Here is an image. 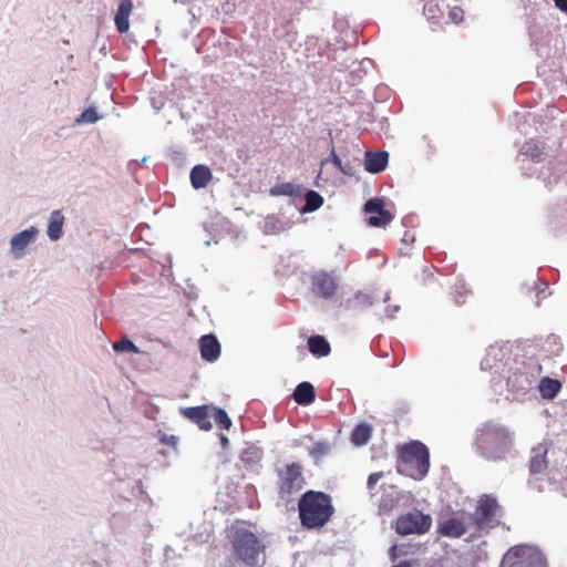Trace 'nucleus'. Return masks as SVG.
Here are the masks:
<instances>
[{
    "label": "nucleus",
    "instance_id": "obj_6",
    "mask_svg": "<svg viewBox=\"0 0 567 567\" xmlns=\"http://www.w3.org/2000/svg\"><path fill=\"white\" fill-rule=\"evenodd\" d=\"M432 519L429 515L420 511H413L402 514L398 517L395 523V530L399 535H422L430 530Z\"/></svg>",
    "mask_w": 567,
    "mask_h": 567
},
{
    "label": "nucleus",
    "instance_id": "obj_29",
    "mask_svg": "<svg viewBox=\"0 0 567 567\" xmlns=\"http://www.w3.org/2000/svg\"><path fill=\"white\" fill-rule=\"evenodd\" d=\"M330 451V444L326 441L317 442L312 445L309 453L310 455L320 460L321 457L326 456Z\"/></svg>",
    "mask_w": 567,
    "mask_h": 567
},
{
    "label": "nucleus",
    "instance_id": "obj_11",
    "mask_svg": "<svg viewBox=\"0 0 567 567\" xmlns=\"http://www.w3.org/2000/svg\"><path fill=\"white\" fill-rule=\"evenodd\" d=\"M212 409L209 405L181 408L179 413L185 419L195 423L200 430L209 431L213 427L210 422Z\"/></svg>",
    "mask_w": 567,
    "mask_h": 567
},
{
    "label": "nucleus",
    "instance_id": "obj_19",
    "mask_svg": "<svg viewBox=\"0 0 567 567\" xmlns=\"http://www.w3.org/2000/svg\"><path fill=\"white\" fill-rule=\"evenodd\" d=\"M292 398L299 405H309L316 400L315 386L310 382H301L295 389Z\"/></svg>",
    "mask_w": 567,
    "mask_h": 567
},
{
    "label": "nucleus",
    "instance_id": "obj_15",
    "mask_svg": "<svg viewBox=\"0 0 567 567\" xmlns=\"http://www.w3.org/2000/svg\"><path fill=\"white\" fill-rule=\"evenodd\" d=\"M133 11L132 0H121L114 17L116 29L120 33H126L130 29L128 18Z\"/></svg>",
    "mask_w": 567,
    "mask_h": 567
},
{
    "label": "nucleus",
    "instance_id": "obj_1",
    "mask_svg": "<svg viewBox=\"0 0 567 567\" xmlns=\"http://www.w3.org/2000/svg\"><path fill=\"white\" fill-rule=\"evenodd\" d=\"M301 525L307 529H320L334 514L332 497L319 491H307L298 501Z\"/></svg>",
    "mask_w": 567,
    "mask_h": 567
},
{
    "label": "nucleus",
    "instance_id": "obj_17",
    "mask_svg": "<svg viewBox=\"0 0 567 567\" xmlns=\"http://www.w3.org/2000/svg\"><path fill=\"white\" fill-rule=\"evenodd\" d=\"M212 178V171L206 165H195L190 171V183L195 189L205 188Z\"/></svg>",
    "mask_w": 567,
    "mask_h": 567
},
{
    "label": "nucleus",
    "instance_id": "obj_39",
    "mask_svg": "<svg viewBox=\"0 0 567 567\" xmlns=\"http://www.w3.org/2000/svg\"><path fill=\"white\" fill-rule=\"evenodd\" d=\"M393 567H410V564L409 563H402L398 566H393Z\"/></svg>",
    "mask_w": 567,
    "mask_h": 567
},
{
    "label": "nucleus",
    "instance_id": "obj_38",
    "mask_svg": "<svg viewBox=\"0 0 567 567\" xmlns=\"http://www.w3.org/2000/svg\"><path fill=\"white\" fill-rule=\"evenodd\" d=\"M220 441H221L223 445H227V444H228V439H227V436H225V435H223V434L220 435Z\"/></svg>",
    "mask_w": 567,
    "mask_h": 567
},
{
    "label": "nucleus",
    "instance_id": "obj_2",
    "mask_svg": "<svg viewBox=\"0 0 567 567\" xmlns=\"http://www.w3.org/2000/svg\"><path fill=\"white\" fill-rule=\"evenodd\" d=\"M231 555L227 567H260L265 549L257 535L246 527H233L230 535Z\"/></svg>",
    "mask_w": 567,
    "mask_h": 567
},
{
    "label": "nucleus",
    "instance_id": "obj_3",
    "mask_svg": "<svg viewBox=\"0 0 567 567\" xmlns=\"http://www.w3.org/2000/svg\"><path fill=\"white\" fill-rule=\"evenodd\" d=\"M430 470V452L420 441L398 446V471L414 480H423Z\"/></svg>",
    "mask_w": 567,
    "mask_h": 567
},
{
    "label": "nucleus",
    "instance_id": "obj_34",
    "mask_svg": "<svg viewBox=\"0 0 567 567\" xmlns=\"http://www.w3.org/2000/svg\"><path fill=\"white\" fill-rule=\"evenodd\" d=\"M383 477V472H375L369 475L367 486L372 489L374 485Z\"/></svg>",
    "mask_w": 567,
    "mask_h": 567
},
{
    "label": "nucleus",
    "instance_id": "obj_14",
    "mask_svg": "<svg viewBox=\"0 0 567 567\" xmlns=\"http://www.w3.org/2000/svg\"><path fill=\"white\" fill-rule=\"evenodd\" d=\"M389 154L385 151L367 152L364 155V168L372 174H379L386 168Z\"/></svg>",
    "mask_w": 567,
    "mask_h": 567
},
{
    "label": "nucleus",
    "instance_id": "obj_27",
    "mask_svg": "<svg viewBox=\"0 0 567 567\" xmlns=\"http://www.w3.org/2000/svg\"><path fill=\"white\" fill-rule=\"evenodd\" d=\"M298 192V186L292 183H280L270 189V194L274 196H296Z\"/></svg>",
    "mask_w": 567,
    "mask_h": 567
},
{
    "label": "nucleus",
    "instance_id": "obj_30",
    "mask_svg": "<svg viewBox=\"0 0 567 567\" xmlns=\"http://www.w3.org/2000/svg\"><path fill=\"white\" fill-rule=\"evenodd\" d=\"M113 349L117 352H138V348L127 337H123L118 342H115Z\"/></svg>",
    "mask_w": 567,
    "mask_h": 567
},
{
    "label": "nucleus",
    "instance_id": "obj_24",
    "mask_svg": "<svg viewBox=\"0 0 567 567\" xmlns=\"http://www.w3.org/2000/svg\"><path fill=\"white\" fill-rule=\"evenodd\" d=\"M423 12L426 19L433 23H439L444 17V12L437 2L429 0L424 7Z\"/></svg>",
    "mask_w": 567,
    "mask_h": 567
},
{
    "label": "nucleus",
    "instance_id": "obj_40",
    "mask_svg": "<svg viewBox=\"0 0 567 567\" xmlns=\"http://www.w3.org/2000/svg\"><path fill=\"white\" fill-rule=\"evenodd\" d=\"M391 550H392V556H393V558H395V553H394V551L396 550V546H393V547L391 548Z\"/></svg>",
    "mask_w": 567,
    "mask_h": 567
},
{
    "label": "nucleus",
    "instance_id": "obj_22",
    "mask_svg": "<svg viewBox=\"0 0 567 567\" xmlns=\"http://www.w3.org/2000/svg\"><path fill=\"white\" fill-rule=\"evenodd\" d=\"M535 455L530 460L529 464V471L533 474H539L547 470L548 463H547V450L539 446L537 450H534Z\"/></svg>",
    "mask_w": 567,
    "mask_h": 567
},
{
    "label": "nucleus",
    "instance_id": "obj_26",
    "mask_svg": "<svg viewBox=\"0 0 567 567\" xmlns=\"http://www.w3.org/2000/svg\"><path fill=\"white\" fill-rule=\"evenodd\" d=\"M306 204L302 212L310 213L319 209L323 204V198L315 190H308L305 196Z\"/></svg>",
    "mask_w": 567,
    "mask_h": 567
},
{
    "label": "nucleus",
    "instance_id": "obj_12",
    "mask_svg": "<svg viewBox=\"0 0 567 567\" xmlns=\"http://www.w3.org/2000/svg\"><path fill=\"white\" fill-rule=\"evenodd\" d=\"M524 547H513L505 556V561H512L515 567H545L543 560L536 556H525Z\"/></svg>",
    "mask_w": 567,
    "mask_h": 567
},
{
    "label": "nucleus",
    "instance_id": "obj_10",
    "mask_svg": "<svg viewBox=\"0 0 567 567\" xmlns=\"http://www.w3.org/2000/svg\"><path fill=\"white\" fill-rule=\"evenodd\" d=\"M364 212L369 214L368 224L373 227H384L393 218L390 212L384 209V202L380 198H373L365 203Z\"/></svg>",
    "mask_w": 567,
    "mask_h": 567
},
{
    "label": "nucleus",
    "instance_id": "obj_8",
    "mask_svg": "<svg viewBox=\"0 0 567 567\" xmlns=\"http://www.w3.org/2000/svg\"><path fill=\"white\" fill-rule=\"evenodd\" d=\"M498 511L497 501L489 496L483 495L478 499L476 511L474 513V522L478 528H486L495 526L496 513Z\"/></svg>",
    "mask_w": 567,
    "mask_h": 567
},
{
    "label": "nucleus",
    "instance_id": "obj_20",
    "mask_svg": "<svg viewBox=\"0 0 567 567\" xmlns=\"http://www.w3.org/2000/svg\"><path fill=\"white\" fill-rule=\"evenodd\" d=\"M308 348L310 353L318 358L327 357L331 351L329 342L319 334L308 339Z\"/></svg>",
    "mask_w": 567,
    "mask_h": 567
},
{
    "label": "nucleus",
    "instance_id": "obj_31",
    "mask_svg": "<svg viewBox=\"0 0 567 567\" xmlns=\"http://www.w3.org/2000/svg\"><path fill=\"white\" fill-rule=\"evenodd\" d=\"M523 153L528 155L532 158H539L543 155V147H540L537 143L530 141L526 142L523 145Z\"/></svg>",
    "mask_w": 567,
    "mask_h": 567
},
{
    "label": "nucleus",
    "instance_id": "obj_21",
    "mask_svg": "<svg viewBox=\"0 0 567 567\" xmlns=\"http://www.w3.org/2000/svg\"><path fill=\"white\" fill-rule=\"evenodd\" d=\"M64 216L61 210H53L49 218L48 236L51 240H58L62 236Z\"/></svg>",
    "mask_w": 567,
    "mask_h": 567
},
{
    "label": "nucleus",
    "instance_id": "obj_37",
    "mask_svg": "<svg viewBox=\"0 0 567 567\" xmlns=\"http://www.w3.org/2000/svg\"><path fill=\"white\" fill-rule=\"evenodd\" d=\"M555 6L563 12L567 13V0H554Z\"/></svg>",
    "mask_w": 567,
    "mask_h": 567
},
{
    "label": "nucleus",
    "instance_id": "obj_18",
    "mask_svg": "<svg viewBox=\"0 0 567 567\" xmlns=\"http://www.w3.org/2000/svg\"><path fill=\"white\" fill-rule=\"evenodd\" d=\"M37 233V229L31 227L30 229L22 230L12 237L11 249L17 257L22 255V251L34 239Z\"/></svg>",
    "mask_w": 567,
    "mask_h": 567
},
{
    "label": "nucleus",
    "instance_id": "obj_16",
    "mask_svg": "<svg viewBox=\"0 0 567 567\" xmlns=\"http://www.w3.org/2000/svg\"><path fill=\"white\" fill-rule=\"evenodd\" d=\"M466 526L463 520L456 517H450L440 524L439 532L446 537L458 538L466 533Z\"/></svg>",
    "mask_w": 567,
    "mask_h": 567
},
{
    "label": "nucleus",
    "instance_id": "obj_35",
    "mask_svg": "<svg viewBox=\"0 0 567 567\" xmlns=\"http://www.w3.org/2000/svg\"><path fill=\"white\" fill-rule=\"evenodd\" d=\"M354 301H355V302H358V303H359V302H362V303H364V305H369V306H370V305H372V302H371V300H370V297H369V296H367V295H362V293H358V295L355 296V298H354Z\"/></svg>",
    "mask_w": 567,
    "mask_h": 567
},
{
    "label": "nucleus",
    "instance_id": "obj_5",
    "mask_svg": "<svg viewBox=\"0 0 567 567\" xmlns=\"http://www.w3.org/2000/svg\"><path fill=\"white\" fill-rule=\"evenodd\" d=\"M277 488L280 498L288 499L293 493L299 492L306 484L303 467L299 463L286 464L277 471Z\"/></svg>",
    "mask_w": 567,
    "mask_h": 567
},
{
    "label": "nucleus",
    "instance_id": "obj_9",
    "mask_svg": "<svg viewBox=\"0 0 567 567\" xmlns=\"http://www.w3.org/2000/svg\"><path fill=\"white\" fill-rule=\"evenodd\" d=\"M536 381V375L526 371V368H517L511 371L506 378V385L509 392L526 393Z\"/></svg>",
    "mask_w": 567,
    "mask_h": 567
},
{
    "label": "nucleus",
    "instance_id": "obj_25",
    "mask_svg": "<svg viewBox=\"0 0 567 567\" xmlns=\"http://www.w3.org/2000/svg\"><path fill=\"white\" fill-rule=\"evenodd\" d=\"M561 384L559 381L547 377L542 379L539 384V390L546 399H553L559 392Z\"/></svg>",
    "mask_w": 567,
    "mask_h": 567
},
{
    "label": "nucleus",
    "instance_id": "obj_33",
    "mask_svg": "<svg viewBox=\"0 0 567 567\" xmlns=\"http://www.w3.org/2000/svg\"><path fill=\"white\" fill-rule=\"evenodd\" d=\"M450 18L453 22L460 23L463 21L464 12L460 7H454L450 11Z\"/></svg>",
    "mask_w": 567,
    "mask_h": 567
},
{
    "label": "nucleus",
    "instance_id": "obj_4",
    "mask_svg": "<svg viewBox=\"0 0 567 567\" xmlns=\"http://www.w3.org/2000/svg\"><path fill=\"white\" fill-rule=\"evenodd\" d=\"M509 442L507 429L494 423L484 424L476 437V444L487 460L501 458Z\"/></svg>",
    "mask_w": 567,
    "mask_h": 567
},
{
    "label": "nucleus",
    "instance_id": "obj_36",
    "mask_svg": "<svg viewBox=\"0 0 567 567\" xmlns=\"http://www.w3.org/2000/svg\"><path fill=\"white\" fill-rule=\"evenodd\" d=\"M330 161L339 168V169H342V166H341V159L340 157L337 155V153L334 152V150H332L331 154H330Z\"/></svg>",
    "mask_w": 567,
    "mask_h": 567
},
{
    "label": "nucleus",
    "instance_id": "obj_7",
    "mask_svg": "<svg viewBox=\"0 0 567 567\" xmlns=\"http://www.w3.org/2000/svg\"><path fill=\"white\" fill-rule=\"evenodd\" d=\"M311 291L323 299L332 298L338 290V280L334 271L320 270L310 277Z\"/></svg>",
    "mask_w": 567,
    "mask_h": 567
},
{
    "label": "nucleus",
    "instance_id": "obj_23",
    "mask_svg": "<svg viewBox=\"0 0 567 567\" xmlns=\"http://www.w3.org/2000/svg\"><path fill=\"white\" fill-rule=\"evenodd\" d=\"M371 433H372V429L369 424H365V423L358 424L351 433V441L355 445H364L370 440Z\"/></svg>",
    "mask_w": 567,
    "mask_h": 567
},
{
    "label": "nucleus",
    "instance_id": "obj_13",
    "mask_svg": "<svg viewBox=\"0 0 567 567\" xmlns=\"http://www.w3.org/2000/svg\"><path fill=\"white\" fill-rule=\"evenodd\" d=\"M200 355L205 361L214 362L220 355V343L214 334H205L199 341Z\"/></svg>",
    "mask_w": 567,
    "mask_h": 567
},
{
    "label": "nucleus",
    "instance_id": "obj_28",
    "mask_svg": "<svg viewBox=\"0 0 567 567\" xmlns=\"http://www.w3.org/2000/svg\"><path fill=\"white\" fill-rule=\"evenodd\" d=\"M212 417L221 430H229L233 424L226 411L219 408L212 409Z\"/></svg>",
    "mask_w": 567,
    "mask_h": 567
},
{
    "label": "nucleus",
    "instance_id": "obj_32",
    "mask_svg": "<svg viewBox=\"0 0 567 567\" xmlns=\"http://www.w3.org/2000/svg\"><path fill=\"white\" fill-rule=\"evenodd\" d=\"M99 118L100 116L97 115L96 110L94 107H87L76 121L82 123H95Z\"/></svg>",
    "mask_w": 567,
    "mask_h": 567
}]
</instances>
